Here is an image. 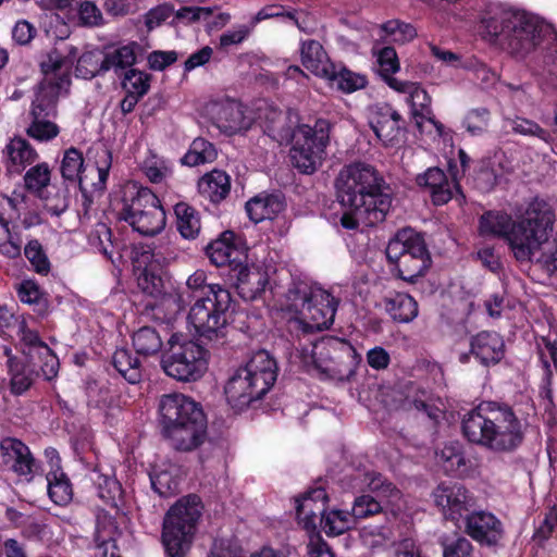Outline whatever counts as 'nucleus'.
I'll return each instance as SVG.
<instances>
[{"label": "nucleus", "instance_id": "f3484780", "mask_svg": "<svg viewBox=\"0 0 557 557\" xmlns=\"http://www.w3.org/2000/svg\"><path fill=\"white\" fill-rule=\"evenodd\" d=\"M465 532L481 545L495 546L504 536V527L492 512L470 510L465 517Z\"/></svg>", "mask_w": 557, "mask_h": 557}, {"label": "nucleus", "instance_id": "c03bdc74", "mask_svg": "<svg viewBox=\"0 0 557 557\" xmlns=\"http://www.w3.org/2000/svg\"><path fill=\"white\" fill-rule=\"evenodd\" d=\"M83 166L84 158L78 149L71 147L65 150L61 162V174L64 180L78 181L81 190L85 191L83 186L84 178L82 176Z\"/></svg>", "mask_w": 557, "mask_h": 557}, {"label": "nucleus", "instance_id": "6e6552de", "mask_svg": "<svg viewBox=\"0 0 557 557\" xmlns=\"http://www.w3.org/2000/svg\"><path fill=\"white\" fill-rule=\"evenodd\" d=\"M199 496L189 494L173 504L162 522V544L168 557H186L195 540L202 516Z\"/></svg>", "mask_w": 557, "mask_h": 557}, {"label": "nucleus", "instance_id": "ddd939ff", "mask_svg": "<svg viewBox=\"0 0 557 557\" xmlns=\"http://www.w3.org/2000/svg\"><path fill=\"white\" fill-rule=\"evenodd\" d=\"M312 361L317 370L332 380L349 381L361 361L352 344L344 338L327 337L313 346Z\"/></svg>", "mask_w": 557, "mask_h": 557}, {"label": "nucleus", "instance_id": "052dcab7", "mask_svg": "<svg viewBox=\"0 0 557 557\" xmlns=\"http://www.w3.org/2000/svg\"><path fill=\"white\" fill-rule=\"evenodd\" d=\"M443 557H473V545L463 536L449 543H442Z\"/></svg>", "mask_w": 557, "mask_h": 557}, {"label": "nucleus", "instance_id": "f704fd0d", "mask_svg": "<svg viewBox=\"0 0 557 557\" xmlns=\"http://www.w3.org/2000/svg\"><path fill=\"white\" fill-rule=\"evenodd\" d=\"M121 535L116 521L109 515H100L97 518L95 542L103 557H119L115 554V541Z\"/></svg>", "mask_w": 557, "mask_h": 557}, {"label": "nucleus", "instance_id": "473e14b6", "mask_svg": "<svg viewBox=\"0 0 557 557\" xmlns=\"http://www.w3.org/2000/svg\"><path fill=\"white\" fill-rule=\"evenodd\" d=\"M516 225L511 216L505 212L488 211L480 218L479 230L484 236L506 239L512 250L511 233Z\"/></svg>", "mask_w": 557, "mask_h": 557}, {"label": "nucleus", "instance_id": "49530a36", "mask_svg": "<svg viewBox=\"0 0 557 557\" xmlns=\"http://www.w3.org/2000/svg\"><path fill=\"white\" fill-rule=\"evenodd\" d=\"M104 59L100 52L87 51L78 58L75 74L77 77L91 79L104 73Z\"/></svg>", "mask_w": 557, "mask_h": 557}, {"label": "nucleus", "instance_id": "864d4df0", "mask_svg": "<svg viewBox=\"0 0 557 557\" xmlns=\"http://www.w3.org/2000/svg\"><path fill=\"white\" fill-rule=\"evenodd\" d=\"M369 490L376 494L381 504L386 500L394 503L400 497V491L392 483L383 479L381 474H374L368 483Z\"/></svg>", "mask_w": 557, "mask_h": 557}, {"label": "nucleus", "instance_id": "423d86ee", "mask_svg": "<svg viewBox=\"0 0 557 557\" xmlns=\"http://www.w3.org/2000/svg\"><path fill=\"white\" fill-rule=\"evenodd\" d=\"M555 221L556 214L552 205L543 198H532L522 214L516 220L510 236L516 260L531 261L534 253L552 236Z\"/></svg>", "mask_w": 557, "mask_h": 557}, {"label": "nucleus", "instance_id": "79ce46f5", "mask_svg": "<svg viewBox=\"0 0 557 557\" xmlns=\"http://www.w3.org/2000/svg\"><path fill=\"white\" fill-rule=\"evenodd\" d=\"M218 157L214 146L205 138H195L188 151L181 159L184 165L197 166L200 164L213 162Z\"/></svg>", "mask_w": 557, "mask_h": 557}, {"label": "nucleus", "instance_id": "5fc2aeb1", "mask_svg": "<svg viewBox=\"0 0 557 557\" xmlns=\"http://www.w3.org/2000/svg\"><path fill=\"white\" fill-rule=\"evenodd\" d=\"M151 486L162 497L174 495L178 491V481L166 470L150 475Z\"/></svg>", "mask_w": 557, "mask_h": 557}, {"label": "nucleus", "instance_id": "9d476101", "mask_svg": "<svg viewBox=\"0 0 557 557\" xmlns=\"http://www.w3.org/2000/svg\"><path fill=\"white\" fill-rule=\"evenodd\" d=\"M231 294L221 285H212L206 296L199 297L188 313L197 334L206 339L223 338L228 326Z\"/></svg>", "mask_w": 557, "mask_h": 557}, {"label": "nucleus", "instance_id": "a18cd8bd", "mask_svg": "<svg viewBox=\"0 0 557 557\" xmlns=\"http://www.w3.org/2000/svg\"><path fill=\"white\" fill-rule=\"evenodd\" d=\"M355 523L351 512L343 510H332L324 512L321 518V528L327 535H339L350 529Z\"/></svg>", "mask_w": 557, "mask_h": 557}, {"label": "nucleus", "instance_id": "09e8293b", "mask_svg": "<svg viewBox=\"0 0 557 557\" xmlns=\"http://www.w3.org/2000/svg\"><path fill=\"white\" fill-rule=\"evenodd\" d=\"M122 86L128 94L143 97L150 88V75L143 71L129 69L123 73Z\"/></svg>", "mask_w": 557, "mask_h": 557}, {"label": "nucleus", "instance_id": "e2e57ef3", "mask_svg": "<svg viewBox=\"0 0 557 557\" xmlns=\"http://www.w3.org/2000/svg\"><path fill=\"white\" fill-rule=\"evenodd\" d=\"M425 392H414L405 397L401 408L407 411L417 410L426 412L428 417L435 418L434 408L426 403Z\"/></svg>", "mask_w": 557, "mask_h": 557}, {"label": "nucleus", "instance_id": "774afa93", "mask_svg": "<svg viewBox=\"0 0 557 557\" xmlns=\"http://www.w3.org/2000/svg\"><path fill=\"white\" fill-rule=\"evenodd\" d=\"M554 249L542 253L539 259V263L549 274H557V233L553 239Z\"/></svg>", "mask_w": 557, "mask_h": 557}, {"label": "nucleus", "instance_id": "6e6d98bb", "mask_svg": "<svg viewBox=\"0 0 557 557\" xmlns=\"http://www.w3.org/2000/svg\"><path fill=\"white\" fill-rule=\"evenodd\" d=\"M96 166L98 172V182L94 183L92 186L96 190L102 191L106 188V184L109 177V171L112 164V153L107 147H99L95 150Z\"/></svg>", "mask_w": 557, "mask_h": 557}, {"label": "nucleus", "instance_id": "bb28decb", "mask_svg": "<svg viewBox=\"0 0 557 557\" xmlns=\"http://www.w3.org/2000/svg\"><path fill=\"white\" fill-rule=\"evenodd\" d=\"M236 272V289L238 295L246 301H252L257 299L269 283L268 273L260 267L240 264Z\"/></svg>", "mask_w": 557, "mask_h": 557}, {"label": "nucleus", "instance_id": "b1692460", "mask_svg": "<svg viewBox=\"0 0 557 557\" xmlns=\"http://www.w3.org/2000/svg\"><path fill=\"white\" fill-rule=\"evenodd\" d=\"M470 354L485 367L496 364L505 355L504 339L496 332H480L471 337Z\"/></svg>", "mask_w": 557, "mask_h": 557}, {"label": "nucleus", "instance_id": "9b49d317", "mask_svg": "<svg viewBox=\"0 0 557 557\" xmlns=\"http://www.w3.org/2000/svg\"><path fill=\"white\" fill-rule=\"evenodd\" d=\"M385 253L397 275L411 283L423 275L432 262L423 237L411 228L398 231L388 242Z\"/></svg>", "mask_w": 557, "mask_h": 557}, {"label": "nucleus", "instance_id": "603ef678", "mask_svg": "<svg viewBox=\"0 0 557 557\" xmlns=\"http://www.w3.org/2000/svg\"><path fill=\"white\" fill-rule=\"evenodd\" d=\"M382 510L383 505L381 504V500L372 495L366 494L356 497L351 508V516L356 521L377 515L382 512Z\"/></svg>", "mask_w": 557, "mask_h": 557}, {"label": "nucleus", "instance_id": "dca6fc26", "mask_svg": "<svg viewBox=\"0 0 557 557\" xmlns=\"http://www.w3.org/2000/svg\"><path fill=\"white\" fill-rule=\"evenodd\" d=\"M435 505L446 519L459 521L475 506L473 495L460 483L442 482L432 493Z\"/></svg>", "mask_w": 557, "mask_h": 557}, {"label": "nucleus", "instance_id": "5701e85b", "mask_svg": "<svg viewBox=\"0 0 557 557\" xmlns=\"http://www.w3.org/2000/svg\"><path fill=\"white\" fill-rule=\"evenodd\" d=\"M236 235L232 231L223 232L219 238L207 246V256L211 263L216 267L228 265L237 270L244 259V252L235 243Z\"/></svg>", "mask_w": 557, "mask_h": 557}, {"label": "nucleus", "instance_id": "7c9ffc66", "mask_svg": "<svg viewBox=\"0 0 557 557\" xmlns=\"http://www.w3.org/2000/svg\"><path fill=\"white\" fill-rule=\"evenodd\" d=\"M231 190V178L226 172L222 170H212L202 175L198 181L199 194L211 201L219 203L224 200Z\"/></svg>", "mask_w": 557, "mask_h": 557}, {"label": "nucleus", "instance_id": "338daca9", "mask_svg": "<svg viewBox=\"0 0 557 557\" xmlns=\"http://www.w3.org/2000/svg\"><path fill=\"white\" fill-rule=\"evenodd\" d=\"M213 13L211 8L183 7L175 12V17L187 23L207 18Z\"/></svg>", "mask_w": 557, "mask_h": 557}, {"label": "nucleus", "instance_id": "bf43d9fd", "mask_svg": "<svg viewBox=\"0 0 557 557\" xmlns=\"http://www.w3.org/2000/svg\"><path fill=\"white\" fill-rule=\"evenodd\" d=\"M488 116L490 112L485 108L472 109L465 116L463 126L471 135H481L487 127Z\"/></svg>", "mask_w": 557, "mask_h": 557}, {"label": "nucleus", "instance_id": "8fccbe9b", "mask_svg": "<svg viewBox=\"0 0 557 557\" xmlns=\"http://www.w3.org/2000/svg\"><path fill=\"white\" fill-rule=\"evenodd\" d=\"M112 233L111 228L104 223H97L88 235V242L91 247L101 252L106 258L112 260Z\"/></svg>", "mask_w": 557, "mask_h": 557}, {"label": "nucleus", "instance_id": "4468645a", "mask_svg": "<svg viewBox=\"0 0 557 557\" xmlns=\"http://www.w3.org/2000/svg\"><path fill=\"white\" fill-rule=\"evenodd\" d=\"M162 368L177 381H196L207 370V350L193 341L172 345L170 355L162 359Z\"/></svg>", "mask_w": 557, "mask_h": 557}, {"label": "nucleus", "instance_id": "de8ad7c7", "mask_svg": "<svg viewBox=\"0 0 557 557\" xmlns=\"http://www.w3.org/2000/svg\"><path fill=\"white\" fill-rule=\"evenodd\" d=\"M508 124L511 131L516 134L522 136H533L545 143H549L552 140L550 133L532 120L516 116L508 120Z\"/></svg>", "mask_w": 557, "mask_h": 557}, {"label": "nucleus", "instance_id": "f03ea898", "mask_svg": "<svg viewBox=\"0 0 557 557\" xmlns=\"http://www.w3.org/2000/svg\"><path fill=\"white\" fill-rule=\"evenodd\" d=\"M461 429L470 443L494 453H512L522 445L528 423L505 403L483 401L463 417Z\"/></svg>", "mask_w": 557, "mask_h": 557}, {"label": "nucleus", "instance_id": "20e7f679", "mask_svg": "<svg viewBox=\"0 0 557 557\" xmlns=\"http://www.w3.org/2000/svg\"><path fill=\"white\" fill-rule=\"evenodd\" d=\"M484 32L491 40L517 60L529 55L548 32V26L536 16L525 12H504L500 18L483 21Z\"/></svg>", "mask_w": 557, "mask_h": 557}, {"label": "nucleus", "instance_id": "f257e3e1", "mask_svg": "<svg viewBox=\"0 0 557 557\" xmlns=\"http://www.w3.org/2000/svg\"><path fill=\"white\" fill-rule=\"evenodd\" d=\"M335 187L339 203L349 209L341 218L346 230H357L360 221L372 226L385 220L392 207V190L375 166L352 162L338 173Z\"/></svg>", "mask_w": 557, "mask_h": 557}, {"label": "nucleus", "instance_id": "0eeeda50", "mask_svg": "<svg viewBox=\"0 0 557 557\" xmlns=\"http://www.w3.org/2000/svg\"><path fill=\"white\" fill-rule=\"evenodd\" d=\"M116 215L145 236L159 234L165 226V212L159 198L136 182H127L116 202Z\"/></svg>", "mask_w": 557, "mask_h": 557}, {"label": "nucleus", "instance_id": "a19ab883", "mask_svg": "<svg viewBox=\"0 0 557 557\" xmlns=\"http://www.w3.org/2000/svg\"><path fill=\"white\" fill-rule=\"evenodd\" d=\"M113 367L129 383H138L141 379L139 360L126 348H119L112 357Z\"/></svg>", "mask_w": 557, "mask_h": 557}, {"label": "nucleus", "instance_id": "cd10ccee", "mask_svg": "<svg viewBox=\"0 0 557 557\" xmlns=\"http://www.w3.org/2000/svg\"><path fill=\"white\" fill-rule=\"evenodd\" d=\"M327 495L324 488L317 487L296 499V513L306 529H314L317 521L323 518L326 510Z\"/></svg>", "mask_w": 557, "mask_h": 557}, {"label": "nucleus", "instance_id": "2eb2a0df", "mask_svg": "<svg viewBox=\"0 0 557 557\" xmlns=\"http://www.w3.org/2000/svg\"><path fill=\"white\" fill-rule=\"evenodd\" d=\"M73 60L54 49L40 63L42 79L39 94L47 107H55L61 96L70 92Z\"/></svg>", "mask_w": 557, "mask_h": 557}, {"label": "nucleus", "instance_id": "3c124183", "mask_svg": "<svg viewBox=\"0 0 557 557\" xmlns=\"http://www.w3.org/2000/svg\"><path fill=\"white\" fill-rule=\"evenodd\" d=\"M377 63L382 78L389 86L391 81L396 79L392 75L398 72L400 69L395 49L392 47L382 48L377 52Z\"/></svg>", "mask_w": 557, "mask_h": 557}, {"label": "nucleus", "instance_id": "c9c22d12", "mask_svg": "<svg viewBox=\"0 0 557 557\" xmlns=\"http://www.w3.org/2000/svg\"><path fill=\"white\" fill-rule=\"evenodd\" d=\"M385 310L398 323H409L418 315V302L406 293H397L384 300Z\"/></svg>", "mask_w": 557, "mask_h": 557}, {"label": "nucleus", "instance_id": "f8f14e48", "mask_svg": "<svg viewBox=\"0 0 557 557\" xmlns=\"http://www.w3.org/2000/svg\"><path fill=\"white\" fill-rule=\"evenodd\" d=\"M331 131L332 124L325 119L315 120L313 125H298L289 150V159L299 173L310 175L322 166Z\"/></svg>", "mask_w": 557, "mask_h": 557}, {"label": "nucleus", "instance_id": "4be33fe9", "mask_svg": "<svg viewBox=\"0 0 557 557\" xmlns=\"http://www.w3.org/2000/svg\"><path fill=\"white\" fill-rule=\"evenodd\" d=\"M211 115L214 125L227 135L236 134L249 126V121L245 117L242 104L234 100L212 103Z\"/></svg>", "mask_w": 557, "mask_h": 557}, {"label": "nucleus", "instance_id": "72a5a7b5", "mask_svg": "<svg viewBox=\"0 0 557 557\" xmlns=\"http://www.w3.org/2000/svg\"><path fill=\"white\" fill-rule=\"evenodd\" d=\"M300 55L302 65L317 76L323 77L329 75L333 64L330 63L327 54L322 45L309 39L301 42Z\"/></svg>", "mask_w": 557, "mask_h": 557}, {"label": "nucleus", "instance_id": "a878e982", "mask_svg": "<svg viewBox=\"0 0 557 557\" xmlns=\"http://www.w3.org/2000/svg\"><path fill=\"white\" fill-rule=\"evenodd\" d=\"M50 170L47 163L37 164V197L41 199L44 210L59 216L67 208L64 194L54 185H50Z\"/></svg>", "mask_w": 557, "mask_h": 557}, {"label": "nucleus", "instance_id": "c756f323", "mask_svg": "<svg viewBox=\"0 0 557 557\" xmlns=\"http://www.w3.org/2000/svg\"><path fill=\"white\" fill-rule=\"evenodd\" d=\"M389 87L398 92L408 94L409 102L412 110V115L416 119L418 127H421L420 117L431 115V97L419 84L412 82H404L399 79H392Z\"/></svg>", "mask_w": 557, "mask_h": 557}, {"label": "nucleus", "instance_id": "e433bc0d", "mask_svg": "<svg viewBox=\"0 0 557 557\" xmlns=\"http://www.w3.org/2000/svg\"><path fill=\"white\" fill-rule=\"evenodd\" d=\"M5 153L9 160L8 170L17 174H21L35 158L33 147L22 137L12 138L5 147Z\"/></svg>", "mask_w": 557, "mask_h": 557}, {"label": "nucleus", "instance_id": "0e129e2a", "mask_svg": "<svg viewBox=\"0 0 557 557\" xmlns=\"http://www.w3.org/2000/svg\"><path fill=\"white\" fill-rule=\"evenodd\" d=\"M447 470H457L466 465V459L460 449L454 445L445 446L440 455Z\"/></svg>", "mask_w": 557, "mask_h": 557}, {"label": "nucleus", "instance_id": "4d7b16f0", "mask_svg": "<svg viewBox=\"0 0 557 557\" xmlns=\"http://www.w3.org/2000/svg\"><path fill=\"white\" fill-rule=\"evenodd\" d=\"M37 355L41 358V373L46 380L50 381L57 376L59 370V360L50 348L37 337Z\"/></svg>", "mask_w": 557, "mask_h": 557}, {"label": "nucleus", "instance_id": "412c9836", "mask_svg": "<svg viewBox=\"0 0 557 557\" xmlns=\"http://www.w3.org/2000/svg\"><path fill=\"white\" fill-rule=\"evenodd\" d=\"M137 285L143 293L154 299L173 302L177 311L184 306L183 298L176 293H172L170 283L164 280L162 270L158 267H146L137 277Z\"/></svg>", "mask_w": 557, "mask_h": 557}, {"label": "nucleus", "instance_id": "aec40b11", "mask_svg": "<svg viewBox=\"0 0 557 557\" xmlns=\"http://www.w3.org/2000/svg\"><path fill=\"white\" fill-rule=\"evenodd\" d=\"M47 459L46 480L49 498L59 506L67 505L73 497L72 484L63 472L61 459L54 448H48L45 451Z\"/></svg>", "mask_w": 557, "mask_h": 557}, {"label": "nucleus", "instance_id": "4c0bfd02", "mask_svg": "<svg viewBox=\"0 0 557 557\" xmlns=\"http://www.w3.org/2000/svg\"><path fill=\"white\" fill-rule=\"evenodd\" d=\"M176 227L186 239H195L201 228L198 211L186 202H178L174 207Z\"/></svg>", "mask_w": 557, "mask_h": 557}, {"label": "nucleus", "instance_id": "1a4fd4ad", "mask_svg": "<svg viewBox=\"0 0 557 557\" xmlns=\"http://www.w3.org/2000/svg\"><path fill=\"white\" fill-rule=\"evenodd\" d=\"M297 314L288 320L290 331L313 333L327 329L336 312L337 302L326 290L320 287L300 285L289 292Z\"/></svg>", "mask_w": 557, "mask_h": 557}, {"label": "nucleus", "instance_id": "7ed1b4c3", "mask_svg": "<svg viewBox=\"0 0 557 557\" xmlns=\"http://www.w3.org/2000/svg\"><path fill=\"white\" fill-rule=\"evenodd\" d=\"M163 435L176 450L189 451L202 444L207 434L205 413L183 394L164 395L159 403Z\"/></svg>", "mask_w": 557, "mask_h": 557}, {"label": "nucleus", "instance_id": "58836bf2", "mask_svg": "<svg viewBox=\"0 0 557 557\" xmlns=\"http://www.w3.org/2000/svg\"><path fill=\"white\" fill-rule=\"evenodd\" d=\"M138 44L131 42L128 45L113 49L103 55L104 71L113 70L116 75H122L129 70L136 62V49Z\"/></svg>", "mask_w": 557, "mask_h": 557}, {"label": "nucleus", "instance_id": "ea45409f", "mask_svg": "<svg viewBox=\"0 0 557 557\" xmlns=\"http://www.w3.org/2000/svg\"><path fill=\"white\" fill-rule=\"evenodd\" d=\"M329 70L331 73L325 75L324 78L335 84L337 88L345 94H351L362 89L368 84L366 75L352 72L346 67H342L341 70L336 71L335 66L333 65Z\"/></svg>", "mask_w": 557, "mask_h": 557}, {"label": "nucleus", "instance_id": "39448f33", "mask_svg": "<svg viewBox=\"0 0 557 557\" xmlns=\"http://www.w3.org/2000/svg\"><path fill=\"white\" fill-rule=\"evenodd\" d=\"M276 377L277 366L270 354L265 350L255 352L227 380L224 386L227 404L237 412L244 410L252 401L261 399Z\"/></svg>", "mask_w": 557, "mask_h": 557}, {"label": "nucleus", "instance_id": "13d9d810", "mask_svg": "<svg viewBox=\"0 0 557 557\" xmlns=\"http://www.w3.org/2000/svg\"><path fill=\"white\" fill-rule=\"evenodd\" d=\"M28 320L33 321L32 315H20L16 318V333L20 338V345L24 355L32 357L35 347V333L28 325Z\"/></svg>", "mask_w": 557, "mask_h": 557}, {"label": "nucleus", "instance_id": "680f3d73", "mask_svg": "<svg viewBox=\"0 0 557 557\" xmlns=\"http://www.w3.org/2000/svg\"><path fill=\"white\" fill-rule=\"evenodd\" d=\"M79 21L83 25L95 27L103 24V16L95 2H82L78 10Z\"/></svg>", "mask_w": 557, "mask_h": 557}, {"label": "nucleus", "instance_id": "a211bd4d", "mask_svg": "<svg viewBox=\"0 0 557 557\" xmlns=\"http://www.w3.org/2000/svg\"><path fill=\"white\" fill-rule=\"evenodd\" d=\"M416 182L418 186L428 188L435 206L446 205L453 198H460V200L465 198L457 181L449 180L446 173L437 166L429 168L424 173L419 174Z\"/></svg>", "mask_w": 557, "mask_h": 557}, {"label": "nucleus", "instance_id": "37998d69", "mask_svg": "<svg viewBox=\"0 0 557 557\" xmlns=\"http://www.w3.org/2000/svg\"><path fill=\"white\" fill-rule=\"evenodd\" d=\"M133 346L137 354L153 356L160 352L163 342L158 331L150 326L137 330L132 337Z\"/></svg>", "mask_w": 557, "mask_h": 557}, {"label": "nucleus", "instance_id": "6ab92c4d", "mask_svg": "<svg viewBox=\"0 0 557 557\" xmlns=\"http://www.w3.org/2000/svg\"><path fill=\"white\" fill-rule=\"evenodd\" d=\"M401 115L389 104L375 106L371 113L370 126L386 147L397 146L403 138Z\"/></svg>", "mask_w": 557, "mask_h": 557}, {"label": "nucleus", "instance_id": "c85d7f7f", "mask_svg": "<svg viewBox=\"0 0 557 557\" xmlns=\"http://www.w3.org/2000/svg\"><path fill=\"white\" fill-rule=\"evenodd\" d=\"M285 209V199L281 193L261 194L246 203V211L251 221L259 223L272 220Z\"/></svg>", "mask_w": 557, "mask_h": 557}, {"label": "nucleus", "instance_id": "393cba45", "mask_svg": "<svg viewBox=\"0 0 557 557\" xmlns=\"http://www.w3.org/2000/svg\"><path fill=\"white\" fill-rule=\"evenodd\" d=\"M2 461L18 475L32 480L34 458L29 448L20 440L7 437L0 443Z\"/></svg>", "mask_w": 557, "mask_h": 557}, {"label": "nucleus", "instance_id": "69168bd1", "mask_svg": "<svg viewBox=\"0 0 557 557\" xmlns=\"http://www.w3.org/2000/svg\"><path fill=\"white\" fill-rule=\"evenodd\" d=\"M177 60L175 51H152L148 55L149 67L153 71H163Z\"/></svg>", "mask_w": 557, "mask_h": 557}, {"label": "nucleus", "instance_id": "2f4dec72", "mask_svg": "<svg viewBox=\"0 0 557 557\" xmlns=\"http://www.w3.org/2000/svg\"><path fill=\"white\" fill-rule=\"evenodd\" d=\"M263 132L278 145H287L295 139L296 129L290 117L283 111L271 109L265 114Z\"/></svg>", "mask_w": 557, "mask_h": 557}]
</instances>
